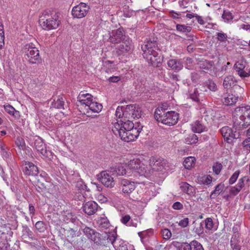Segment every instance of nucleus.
I'll return each instance as SVG.
<instances>
[{"instance_id": "22", "label": "nucleus", "mask_w": 250, "mask_h": 250, "mask_svg": "<svg viewBox=\"0 0 250 250\" xmlns=\"http://www.w3.org/2000/svg\"><path fill=\"white\" fill-rule=\"evenodd\" d=\"M129 119H130L126 120L125 118H123L120 120H118L117 122L115 123L114 124H118L120 125L121 129L122 130V131L134 129V124L132 121H130Z\"/></svg>"}, {"instance_id": "50", "label": "nucleus", "mask_w": 250, "mask_h": 250, "mask_svg": "<svg viewBox=\"0 0 250 250\" xmlns=\"http://www.w3.org/2000/svg\"><path fill=\"white\" fill-rule=\"evenodd\" d=\"M240 174L239 171L237 170L234 172V173L231 175L229 179V184L232 185L234 184L237 180Z\"/></svg>"}, {"instance_id": "48", "label": "nucleus", "mask_w": 250, "mask_h": 250, "mask_svg": "<svg viewBox=\"0 0 250 250\" xmlns=\"http://www.w3.org/2000/svg\"><path fill=\"white\" fill-rule=\"evenodd\" d=\"M205 226L206 229L208 230H211L213 228L214 224L211 218H207L205 220Z\"/></svg>"}, {"instance_id": "34", "label": "nucleus", "mask_w": 250, "mask_h": 250, "mask_svg": "<svg viewBox=\"0 0 250 250\" xmlns=\"http://www.w3.org/2000/svg\"><path fill=\"white\" fill-rule=\"evenodd\" d=\"M195 161L196 159L195 157L192 156L188 157L183 162V165L185 168L190 169L194 166Z\"/></svg>"}, {"instance_id": "28", "label": "nucleus", "mask_w": 250, "mask_h": 250, "mask_svg": "<svg viewBox=\"0 0 250 250\" xmlns=\"http://www.w3.org/2000/svg\"><path fill=\"white\" fill-rule=\"evenodd\" d=\"M83 232L88 239L94 242H97L96 237L99 235V233L88 227H85L84 228Z\"/></svg>"}, {"instance_id": "53", "label": "nucleus", "mask_w": 250, "mask_h": 250, "mask_svg": "<svg viewBox=\"0 0 250 250\" xmlns=\"http://www.w3.org/2000/svg\"><path fill=\"white\" fill-rule=\"evenodd\" d=\"M237 27L239 30L243 29L250 33V25L247 23H238Z\"/></svg>"}, {"instance_id": "27", "label": "nucleus", "mask_w": 250, "mask_h": 250, "mask_svg": "<svg viewBox=\"0 0 250 250\" xmlns=\"http://www.w3.org/2000/svg\"><path fill=\"white\" fill-rule=\"evenodd\" d=\"M237 81L232 75L225 77L223 81V86L225 88L228 89L236 85Z\"/></svg>"}, {"instance_id": "49", "label": "nucleus", "mask_w": 250, "mask_h": 250, "mask_svg": "<svg viewBox=\"0 0 250 250\" xmlns=\"http://www.w3.org/2000/svg\"><path fill=\"white\" fill-rule=\"evenodd\" d=\"M207 85L209 90L212 91H216L217 90V87L213 81L208 80L207 82Z\"/></svg>"}, {"instance_id": "40", "label": "nucleus", "mask_w": 250, "mask_h": 250, "mask_svg": "<svg viewBox=\"0 0 250 250\" xmlns=\"http://www.w3.org/2000/svg\"><path fill=\"white\" fill-rule=\"evenodd\" d=\"M198 140V137L196 135L192 134L189 135L186 139H185V143L188 145H192L196 144Z\"/></svg>"}, {"instance_id": "44", "label": "nucleus", "mask_w": 250, "mask_h": 250, "mask_svg": "<svg viewBox=\"0 0 250 250\" xmlns=\"http://www.w3.org/2000/svg\"><path fill=\"white\" fill-rule=\"evenodd\" d=\"M4 33L3 26L0 23V49H2L4 45Z\"/></svg>"}, {"instance_id": "42", "label": "nucleus", "mask_w": 250, "mask_h": 250, "mask_svg": "<svg viewBox=\"0 0 250 250\" xmlns=\"http://www.w3.org/2000/svg\"><path fill=\"white\" fill-rule=\"evenodd\" d=\"M22 234L23 236L25 237H28L31 239H33V233L27 226L23 227Z\"/></svg>"}, {"instance_id": "13", "label": "nucleus", "mask_w": 250, "mask_h": 250, "mask_svg": "<svg viewBox=\"0 0 250 250\" xmlns=\"http://www.w3.org/2000/svg\"><path fill=\"white\" fill-rule=\"evenodd\" d=\"M123 115L128 119H139L141 117L142 111L138 105L129 104L126 106Z\"/></svg>"}, {"instance_id": "9", "label": "nucleus", "mask_w": 250, "mask_h": 250, "mask_svg": "<svg viewBox=\"0 0 250 250\" xmlns=\"http://www.w3.org/2000/svg\"><path fill=\"white\" fill-rule=\"evenodd\" d=\"M233 128H235V130L229 126H225L220 129L222 135L228 143L231 144L234 140L239 137L240 130L236 129L234 126Z\"/></svg>"}, {"instance_id": "25", "label": "nucleus", "mask_w": 250, "mask_h": 250, "mask_svg": "<svg viewBox=\"0 0 250 250\" xmlns=\"http://www.w3.org/2000/svg\"><path fill=\"white\" fill-rule=\"evenodd\" d=\"M168 67L175 72L180 71L183 67V63L178 60L170 59L167 62Z\"/></svg>"}, {"instance_id": "12", "label": "nucleus", "mask_w": 250, "mask_h": 250, "mask_svg": "<svg viewBox=\"0 0 250 250\" xmlns=\"http://www.w3.org/2000/svg\"><path fill=\"white\" fill-rule=\"evenodd\" d=\"M89 10V6L85 3L81 2L73 7L71 13L74 18L81 19L86 16Z\"/></svg>"}, {"instance_id": "26", "label": "nucleus", "mask_w": 250, "mask_h": 250, "mask_svg": "<svg viewBox=\"0 0 250 250\" xmlns=\"http://www.w3.org/2000/svg\"><path fill=\"white\" fill-rule=\"evenodd\" d=\"M238 100V97L232 94H224L222 101L223 103L226 105H231L235 104Z\"/></svg>"}, {"instance_id": "57", "label": "nucleus", "mask_w": 250, "mask_h": 250, "mask_svg": "<svg viewBox=\"0 0 250 250\" xmlns=\"http://www.w3.org/2000/svg\"><path fill=\"white\" fill-rule=\"evenodd\" d=\"M130 220V217L128 215L123 216L121 218V222L124 225L128 226Z\"/></svg>"}, {"instance_id": "43", "label": "nucleus", "mask_w": 250, "mask_h": 250, "mask_svg": "<svg viewBox=\"0 0 250 250\" xmlns=\"http://www.w3.org/2000/svg\"><path fill=\"white\" fill-rule=\"evenodd\" d=\"M223 188V185L221 184L217 185L215 187L214 190L212 191L211 195L217 196L219 195L222 192Z\"/></svg>"}, {"instance_id": "31", "label": "nucleus", "mask_w": 250, "mask_h": 250, "mask_svg": "<svg viewBox=\"0 0 250 250\" xmlns=\"http://www.w3.org/2000/svg\"><path fill=\"white\" fill-rule=\"evenodd\" d=\"M180 188L184 193L190 195H193L195 191L194 188L187 182H181Z\"/></svg>"}, {"instance_id": "15", "label": "nucleus", "mask_w": 250, "mask_h": 250, "mask_svg": "<svg viewBox=\"0 0 250 250\" xmlns=\"http://www.w3.org/2000/svg\"><path fill=\"white\" fill-rule=\"evenodd\" d=\"M246 62L243 60L237 61L234 65V69L241 77H248L250 75V70L246 67Z\"/></svg>"}, {"instance_id": "41", "label": "nucleus", "mask_w": 250, "mask_h": 250, "mask_svg": "<svg viewBox=\"0 0 250 250\" xmlns=\"http://www.w3.org/2000/svg\"><path fill=\"white\" fill-rule=\"evenodd\" d=\"M176 30L182 33H188L191 31V28L190 26L177 24L176 25Z\"/></svg>"}, {"instance_id": "56", "label": "nucleus", "mask_w": 250, "mask_h": 250, "mask_svg": "<svg viewBox=\"0 0 250 250\" xmlns=\"http://www.w3.org/2000/svg\"><path fill=\"white\" fill-rule=\"evenodd\" d=\"M162 233L163 238L165 239H168L171 236V233L170 231L167 229H164L162 230Z\"/></svg>"}, {"instance_id": "59", "label": "nucleus", "mask_w": 250, "mask_h": 250, "mask_svg": "<svg viewBox=\"0 0 250 250\" xmlns=\"http://www.w3.org/2000/svg\"><path fill=\"white\" fill-rule=\"evenodd\" d=\"M191 242L190 243H184L181 245V250H191Z\"/></svg>"}, {"instance_id": "3", "label": "nucleus", "mask_w": 250, "mask_h": 250, "mask_svg": "<svg viewBox=\"0 0 250 250\" xmlns=\"http://www.w3.org/2000/svg\"><path fill=\"white\" fill-rule=\"evenodd\" d=\"M154 117L159 122L171 126L175 125L179 120V114L173 111H166L162 107L156 109Z\"/></svg>"}, {"instance_id": "7", "label": "nucleus", "mask_w": 250, "mask_h": 250, "mask_svg": "<svg viewBox=\"0 0 250 250\" xmlns=\"http://www.w3.org/2000/svg\"><path fill=\"white\" fill-rule=\"evenodd\" d=\"M25 59L31 64L39 63L41 61L39 50L33 43L26 44L24 47Z\"/></svg>"}, {"instance_id": "38", "label": "nucleus", "mask_w": 250, "mask_h": 250, "mask_svg": "<svg viewBox=\"0 0 250 250\" xmlns=\"http://www.w3.org/2000/svg\"><path fill=\"white\" fill-rule=\"evenodd\" d=\"M64 102L62 98H57L56 100L54 99L52 102L51 107L58 109H64Z\"/></svg>"}, {"instance_id": "2", "label": "nucleus", "mask_w": 250, "mask_h": 250, "mask_svg": "<svg viewBox=\"0 0 250 250\" xmlns=\"http://www.w3.org/2000/svg\"><path fill=\"white\" fill-rule=\"evenodd\" d=\"M236 119L233 122L234 127L242 130L250 125V105L237 107L235 109Z\"/></svg>"}, {"instance_id": "21", "label": "nucleus", "mask_w": 250, "mask_h": 250, "mask_svg": "<svg viewBox=\"0 0 250 250\" xmlns=\"http://www.w3.org/2000/svg\"><path fill=\"white\" fill-rule=\"evenodd\" d=\"M98 208V204L94 201H90L86 202L83 206V211L89 215L94 214Z\"/></svg>"}, {"instance_id": "60", "label": "nucleus", "mask_w": 250, "mask_h": 250, "mask_svg": "<svg viewBox=\"0 0 250 250\" xmlns=\"http://www.w3.org/2000/svg\"><path fill=\"white\" fill-rule=\"evenodd\" d=\"M243 146L246 149H250V137H248L246 139H245L243 143Z\"/></svg>"}, {"instance_id": "4", "label": "nucleus", "mask_w": 250, "mask_h": 250, "mask_svg": "<svg viewBox=\"0 0 250 250\" xmlns=\"http://www.w3.org/2000/svg\"><path fill=\"white\" fill-rule=\"evenodd\" d=\"M142 127V125H138V127H135L133 129L122 131L120 125L117 124H114L112 130L115 135L119 134L122 140L129 142L133 141L138 138Z\"/></svg>"}, {"instance_id": "20", "label": "nucleus", "mask_w": 250, "mask_h": 250, "mask_svg": "<svg viewBox=\"0 0 250 250\" xmlns=\"http://www.w3.org/2000/svg\"><path fill=\"white\" fill-rule=\"evenodd\" d=\"M126 164H119L115 166V167L111 168L112 171L115 172L117 175L124 176V175H130V172L128 171Z\"/></svg>"}, {"instance_id": "52", "label": "nucleus", "mask_w": 250, "mask_h": 250, "mask_svg": "<svg viewBox=\"0 0 250 250\" xmlns=\"http://www.w3.org/2000/svg\"><path fill=\"white\" fill-rule=\"evenodd\" d=\"M190 98L196 102H199V93L197 89H195L193 93L191 94L190 95Z\"/></svg>"}, {"instance_id": "54", "label": "nucleus", "mask_w": 250, "mask_h": 250, "mask_svg": "<svg viewBox=\"0 0 250 250\" xmlns=\"http://www.w3.org/2000/svg\"><path fill=\"white\" fill-rule=\"evenodd\" d=\"M217 39L221 42H226L227 40V35L222 32L217 33Z\"/></svg>"}, {"instance_id": "29", "label": "nucleus", "mask_w": 250, "mask_h": 250, "mask_svg": "<svg viewBox=\"0 0 250 250\" xmlns=\"http://www.w3.org/2000/svg\"><path fill=\"white\" fill-rule=\"evenodd\" d=\"M212 181V178L210 175H199L196 179V182L200 185H210Z\"/></svg>"}, {"instance_id": "17", "label": "nucleus", "mask_w": 250, "mask_h": 250, "mask_svg": "<svg viewBox=\"0 0 250 250\" xmlns=\"http://www.w3.org/2000/svg\"><path fill=\"white\" fill-rule=\"evenodd\" d=\"M22 171L25 175L36 176L39 173L38 167L32 162L24 161L22 166Z\"/></svg>"}, {"instance_id": "1", "label": "nucleus", "mask_w": 250, "mask_h": 250, "mask_svg": "<svg viewBox=\"0 0 250 250\" xmlns=\"http://www.w3.org/2000/svg\"><path fill=\"white\" fill-rule=\"evenodd\" d=\"M144 58L147 62L153 66L158 67L161 63L162 59L158 52L157 43L154 40H146L142 45Z\"/></svg>"}, {"instance_id": "24", "label": "nucleus", "mask_w": 250, "mask_h": 250, "mask_svg": "<svg viewBox=\"0 0 250 250\" xmlns=\"http://www.w3.org/2000/svg\"><path fill=\"white\" fill-rule=\"evenodd\" d=\"M123 30L119 28L112 32V35L110 36L109 40L110 42L113 43H117L120 42L124 36Z\"/></svg>"}, {"instance_id": "47", "label": "nucleus", "mask_w": 250, "mask_h": 250, "mask_svg": "<svg viewBox=\"0 0 250 250\" xmlns=\"http://www.w3.org/2000/svg\"><path fill=\"white\" fill-rule=\"evenodd\" d=\"M222 167H223L222 164L217 162L213 164L212 167V170L215 174L218 175L220 174L221 170L222 169Z\"/></svg>"}, {"instance_id": "55", "label": "nucleus", "mask_w": 250, "mask_h": 250, "mask_svg": "<svg viewBox=\"0 0 250 250\" xmlns=\"http://www.w3.org/2000/svg\"><path fill=\"white\" fill-rule=\"evenodd\" d=\"M138 234L140 237L142 239L145 236H149L151 235L152 234V230L147 229V230L139 232Z\"/></svg>"}, {"instance_id": "61", "label": "nucleus", "mask_w": 250, "mask_h": 250, "mask_svg": "<svg viewBox=\"0 0 250 250\" xmlns=\"http://www.w3.org/2000/svg\"><path fill=\"white\" fill-rule=\"evenodd\" d=\"M172 208L176 210H180L183 209V205L179 202H176L173 203L172 206Z\"/></svg>"}, {"instance_id": "6", "label": "nucleus", "mask_w": 250, "mask_h": 250, "mask_svg": "<svg viewBox=\"0 0 250 250\" xmlns=\"http://www.w3.org/2000/svg\"><path fill=\"white\" fill-rule=\"evenodd\" d=\"M126 166L130 175L131 173H135L146 176L150 173V171H147V166L138 158L130 160Z\"/></svg>"}, {"instance_id": "58", "label": "nucleus", "mask_w": 250, "mask_h": 250, "mask_svg": "<svg viewBox=\"0 0 250 250\" xmlns=\"http://www.w3.org/2000/svg\"><path fill=\"white\" fill-rule=\"evenodd\" d=\"M188 224V218H184L183 219L180 220L178 223V225L183 227H186Z\"/></svg>"}, {"instance_id": "19", "label": "nucleus", "mask_w": 250, "mask_h": 250, "mask_svg": "<svg viewBox=\"0 0 250 250\" xmlns=\"http://www.w3.org/2000/svg\"><path fill=\"white\" fill-rule=\"evenodd\" d=\"M77 100L81 105L84 106L85 109L93 100V98L91 94L84 91H81L77 97Z\"/></svg>"}, {"instance_id": "35", "label": "nucleus", "mask_w": 250, "mask_h": 250, "mask_svg": "<svg viewBox=\"0 0 250 250\" xmlns=\"http://www.w3.org/2000/svg\"><path fill=\"white\" fill-rule=\"evenodd\" d=\"M222 18L225 22L231 23L233 21L234 16L229 10H224L222 14Z\"/></svg>"}, {"instance_id": "63", "label": "nucleus", "mask_w": 250, "mask_h": 250, "mask_svg": "<svg viewBox=\"0 0 250 250\" xmlns=\"http://www.w3.org/2000/svg\"><path fill=\"white\" fill-rule=\"evenodd\" d=\"M29 211L31 217L32 218L35 214V208L31 204H29Z\"/></svg>"}, {"instance_id": "8", "label": "nucleus", "mask_w": 250, "mask_h": 250, "mask_svg": "<svg viewBox=\"0 0 250 250\" xmlns=\"http://www.w3.org/2000/svg\"><path fill=\"white\" fill-rule=\"evenodd\" d=\"M107 241L113 246L115 250H135L131 246L128 247L127 243L124 240L118 238L116 232L107 234Z\"/></svg>"}, {"instance_id": "14", "label": "nucleus", "mask_w": 250, "mask_h": 250, "mask_svg": "<svg viewBox=\"0 0 250 250\" xmlns=\"http://www.w3.org/2000/svg\"><path fill=\"white\" fill-rule=\"evenodd\" d=\"M166 161L164 159L159 158L156 159L155 158H151L150 159L149 167H147V171H150L151 174L153 171H162L163 169H165Z\"/></svg>"}, {"instance_id": "51", "label": "nucleus", "mask_w": 250, "mask_h": 250, "mask_svg": "<svg viewBox=\"0 0 250 250\" xmlns=\"http://www.w3.org/2000/svg\"><path fill=\"white\" fill-rule=\"evenodd\" d=\"M249 181H250V179L248 177H246V176L242 178H240L237 184L236 185V186L241 189L244 186V182L245 181L249 182Z\"/></svg>"}, {"instance_id": "62", "label": "nucleus", "mask_w": 250, "mask_h": 250, "mask_svg": "<svg viewBox=\"0 0 250 250\" xmlns=\"http://www.w3.org/2000/svg\"><path fill=\"white\" fill-rule=\"evenodd\" d=\"M240 190L241 189L236 185L235 187H233L231 188L230 190V193L231 194L235 195L237 194Z\"/></svg>"}, {"instance_id": "36", "label": "nucleus", "mask_w": 250, "mask_h": 250, "mask_svg": "<svg viewBox=\"0 0 250 250\" xmlns=\"http://www.w3.org/2000/svg\"><path fill=\"white\" fill-rule=\"evenodd\" d=\"M4 108L7 113L14 117L18 118L20 117L19 112L16 110L12 105L10 104L5 105H4Z\"/></svg>"}, {"instance_id": "45", "label": "nucleus", "mask_w": 250, "mask_h": 250, "mask_svg": "<svg viewBox=\"0 0 250 250\" xmlns=\"http://www.w3.org/2000/svg\"><path fill=\"white\" fill-rule=\"evenodd\" d=\"M191 250H204L202 245L197 241L193 240L191 241Z\"/></svg>"}, {"instance_id": "10", "label": "nucleus", "mask_w": 250, "mask_h": 250, "mask_svg": "<svg viewBox=\"0 0 250 250\" xmlns=\"http://www.w3.org/2000/svg\"><path fill=\"white\" fill-rule=\"evenodd\" d=\"M34 146L37 151L43 157L49 159L52 157V152L47 149L46 145L39 136H35L34 138Z\"/></svg>"}, {"instance_id": "39", "label": "nucleus", "mask_w": 250, "mask_h": 250, "mask_svg": "<svg viewBox=\"0 0 250 250\" xmlns=\"http://www.w3.org/2000/svg\"><path fill=\"white\" fill-rule=\"evenodd\" d=\"M99 227L102 229H107L110 226L107 218L102 217L98 221Z\"/></svg>"}, {"instance_id": "30", "label": "nucleus", "mask_w": 250, "mask_h": 250, "mask_svg": "<svg viewBox=\"0 0 250 250\" xmlns=\"http://www.w3.org/2000/svg\"><path fill=\"white\" fill-rule=\"evenodd\" d=\"M137 192L138 195H135L134 194H135V192H134L132 195L131 198L132 200L140 201L143 203H146L148 202L150 199V197L146 195V193L141 194L142 193V192L139 190H137Z\"/></svg>"}, {"instance_id": "23", "label": "nucleus", "mask_w": 250, "mask_h": 250, "mask_svg": "<svg viewBox=\"0 0 250 250\" xmlns=\"http://www.w3.org/2000/svg\"><path fill=\"white\" fill-rule=\"evenodd\" d=\"M103 108V105L94 100L85 109L86 114L91 113H99Z\"/></svg>"}, {"instance_id": "16", "label": "nucleus", "mask_w": 250, "mask_h": 250, "mask_svg": "<svg viewBox=\"0 0 250 250\" xmlns=\"http://www.w3.org/2000/svg\"><path fill=\"white\" fill-rule=\"evenodd\" d=\"M98 178L105 187L112 188L115 185L113 178L106 171H103L98 175Z\"/></svg>"}, {"instance_id": "11", "label": "nucleus", "mask_w": 250, "mask_h": 250, "mask_svg": "<svg viewBox=\"0 0 250 250\" xmlns=\"http://www.w3.org/2000/svg\"><path fill=\"white\" fill-rule=\"evenodd\" d=\"M116 53L119 56H125L133 50L132 40L128 37H125L124 41L116 48Z\"/></svg>"}, {"instance_id": "18", "label": "nucleus", "mask_w": 250, "mask_h": 250, "mask_svg": "<svg viewBox=\"0 0 250 250\" xmlns=\"http://www.w3.org/2000/svg\"><path fill=\"white\" fill-rule=\"evenodd\" d=\"M135 188L134 182L125 179L121 180L120 188L125 194L129 195L134 190Z\"/></svg>"}, {"instance_id": "46", "label": "nucleus", "mask_w": 250, "mask_h": 250, "mask_svg": "<svg viewBox=\"0 0 250 250\" xmlns=\"http://www.w3.org/2000/svg\"><path fill=\"white\" fill-rule=\"evenodd\" d=\"M35 227L40 232H43L46 229L45 225L42 221H38L35 224Z\"/></svg>"}, {"instance_id": "5", "label": "nucleus", "mask_w": 250, "mask_h": 250, "mask_svg": "<svg viewBox=\"0 0 250 250\" xmlns=\"http://www.w3.org/2000/svg\"><path fill=\"white\" fill-rule=\"evenodd\" d=\"M39 23L43 29L48 31L57 28L60 24V21L56 13L45 14L41 17Z\"/></svg>"}, {"instance_id": "37", "label": "nucleus", "mask_w": 250, "mask_h": 250, "mask_svg": "<svg viewBox=\"0 0 250 250\" xmlns=\"http://www.w3.org/2000/svg\"><path fill=\"white\" fill-rule=\"evenodd\" d=\"M15 146L18 148L19 150H24L26 149V146L23 138L21 137H17L15 141Z\"/></svg>"}, {"instance_id": "64", "label": "nucleus", "mask_w": 250, "mask_h": 250, "mask_svg": "<svg viewBox=\"0 0 250 250\" xmlns=\"http://www.w3.org/2000/svg\"><path fill=\"white\" fill-rule=\"evenodd\" d=\"M231 247L233 250H240V247L237 243H233V240H231Z\"/></svg>"}, {"instance_id": "33", "label": "nucleus", "mask_w": 250, "mask_h": 250, "mask_svg": "<svg viewBox=\"0 0 250 250\" xmlns=\"http://www.w3.org/2000/svg\"><path fill=\"white\" fill-rule=\"evenodd\" d=\"M192 130L196 133H201L206 130V127L200 121H196L191 125Z\"/></svg>"}, {"instance_id": "32", "label": "nucleus", "mask_w": 250, "mask_h": 250, "mask_svg": "<svg viewBox=\"0 0 250 250\" xmlns=\"http://www.w3.org/2000/svg\"><path fill=\"white\" fill-rule=\"evenodd\" d=\"M201 113L203 114V116L207 121H210L213 120V117L214 116V112L213 110L205 108H201Z\"/></svg>"}]
</instances>
